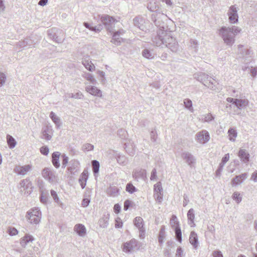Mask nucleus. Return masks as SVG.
<instances>
[{"mask_svg": "<svg viewBox=\"0 0 257 257\" xmlns=\"http://www.w3.org/2000/svg\"><path fill=\"white\" fill-rule=\"evenodd\" d=\"M94 19L96 21L99 20L108 32H119L118 31H113L115 23L117 22V21L113 17L108 15L103 14L95 16Z\"/></svg>", "mask_w": 257, "mask_h": 257, "instance_id": "1", "label": "nucleus"}, {"mask_svg": "<svg viewBox=\"0 0 257 257\" xmlns=\"http://www.w3.org/2000/svg\"><path fill=\"white\" fill-rule=\"evenodd\" d=\"M41 216L42 214L39 208L34 207L27 212L26 217L30 223L37 224L40 221Z\"/></svg>", "mask_w": 257, "mask_h": 257, "instance_id": "2", "label": "nucleus"}, {"mask_svg": "<svg viewBox=\"0 0 257 257\" xmlns=\"http://www.w3.org/2000/svg\"><path fill=\"white\" fill-rule=\"evenodd\" d=\"M237 53L240 55L239 57L244 60V62L248 63L251 61L252 57V51L247 48H245L244 46L242 45L238 46Z\"/></svg>", "mask_w": 257, "mask_h": 257, "instance_id": "3", "label": "nucleus"}, {"mask_svg": "<svg viewBox=\"0 0 257 257\" xmlns=\"http://www.w3.org/2000/svg\"><path fill=\"white\" fill-rule=\"evenodd\" d=\"M42 175L45 179L51 183L58 182V178L56 173L50 168H44L42 172Z\"/></svg>", "mask_w": 257, "mask_h": 257, "instance_id": "4", "label": "nucleus"}, {"mask_svg": "<svg viewBox=\"0 0 257 257\" xmlns=\"http://www.w3.org/2000/svg\"><path fill=\"white\" fill-rule=\"evenodd\" d=\"M139 247L138 241L133 238L123 244L122 250L126 253H130L136 249H138Z\"/></svg>", "mask_w": 257, "mask_h": 257, "instance_id": "5", "label": "nucleus"}, {"mask_svg": "<svg viewBox=\"0 0 257 257\" xmlns=\"http://www.w3.org/2000/svg\"><path fill=\"white\" fill-rule=\"evenodd\" d=\"M181 157L191 168L195 167L196 159L191 153L189 152H184L181 154Z\"/></svg>", "mask_w": 257, "mask_h": 257, "instance_id": "6", "label": "nucleus"}, {"mask_svg": "<svg viewBox=\"0 0 257 257\" xmlns=\"http://www.w3.org/2000/svg\"><path fill=\"white\" fill-rule=\"evenodd\" d=\"M196 141L200 144H205L209 141L210 135L206 130L198 132L195 136Z\"/></svg>", "mask_w": 257, "mask_h": 257, "instance_id": "7", "label": "nucleus"}, {"mask_svg": "<svg viewBox=\"0 0 257 257\" xmlns=\"http://www.w3.org/2000/svg\"><path fill=\"white\" fill-rule=\"evenodd\" d=\"M229 20L231 23H235L238 21V14L237 8L235 6H231L227 13Z\"/></svg>", "mask_w": 257, "mask_h": 257, "instance_id": "8", "label": "nucleus"}, {"mask_svg": "<svg viewBox=\"0 0 257 257\" xmlns=\"http://www.w3.org/2000/svg\"><path fill=\"white\" fill-rule=\"evenodd\" d=\"M86 85L85 87V90L89 94L99 97H102L101 91L95 86L91 85H87V83H85Z\"/></svg>", "mask_w": 257, "mask_h": 257, "instance_id": "9", "label": "nucleus"}, {"mask_svg": "<svg viewBox=\"0 0 257 257\" xmlns=\"http://www.w3.org/2000/svg\"><path fill=\"white\" fill-rule=\"evenodd\" d=\"M32 169V165L17 166L15 169V172L18 175H25Z\"/></svg>", "mask_w": 257, "mask_h": 257, "instance_id": "10", "label": "nucleus"}, {"mask_svg": "<svg viewBox=\"0 0 257 257\" xmlns=\"http://www.w3.org/2000/svg\"><path fill=\"white\" fill-rule=\"evenodd\" d=\"M133 176L137 181L141 180H144L146 178V170L142 169H136L133 172Z\"/></svg>", "mask_w": 257, "mask_h": 257, "instance_id": "11", "label": "nucleus"}, {"mask_svg": "<svg viewBox=\"0 0 257 257\" xmlns=\"http://www.w3.org/2000/svg\"><path fill=\"white\" fill-rule=\"evenodd\" d=\"M134 25L138 27L140 30L142 31H146V26L144 25L145 21L144 19L141 16L136 17L134 20Z\"/></svg>", "mask_w": 257, "mask_h": 257, "instance_id": "12", "label": "nucleus"}, {"mask_svg": "<svg viewBox=\"0 0 257 257\" xmlns=\"http://www.w3.org/2000/svg\"><path fill=\"white\" fill-rule=\"evenodd\" d=\"M221 37L224 43L228 46H232L234 42L235 33H222Z\"/></svg>", "mask_w": 257, "mask_h": 257, "instance_id": "13", "label": "nucleus"}, {"mask_svg": "<svg viewBox=\"0 0 257 257\" xmlns=\"http://www.w3.org/2000/svg\"><path fill=\"white\" fill-rule=\"evenodd\" d=\"M247 173H244L239 175L236 176L231 180L232 186H237L241 184L243 181L247 178Z\"/></svg>", "mask_w": 257, "mask_h": 257, "instance_id": "14", "label": "nucleus"}, {"mask_svg": "<svg viewBox=\"0 0 257 257\" xmlns=\"http://www.w3.org/2000/svg\"><path fill=\"white\" fill-rule=\"evenodd\" d=\"M80 163L77 160H72L70 162L68 170L71 174L77 172L79 168Z\"/></svg>", "mask_w": 257, "mask_h": 257, "instance_id": "15", "label": "nucleus"}, {"mask_svg": "<svg viewBox=\"0 0 257 257\" xmlns=\"http://www.w3.org/2000/svg\"><path fill=\"white\" fill-rule=\"evenodd\" d=\"M159 35L158 33H157V35L153 39V43L156 46L160 47L162 45H164V44L170 43L165 40L163 35L161 34V33Z\"/></svg>", "mask_w": 257, "mask_h": 257, "instance_id": "16", "label": "nucleus"}, {"mask_svg": "<svg viewBox=\"0 0 257 257\" xmlns=\"http://www.w3.org/2000/svg\"><path fill=\"white\" fill-rule=\"evenodd\" d=\"M82 63L85 68L89 71L92 72L95 70V66L91 61H89V56L83 58Z\"/></svg>", "mask_w": 257, "mask_h": 257, "instance_id": "17", "label": "nucleus"}, {"mask_svg": "<svg viewBox=\"0 0 257 257\" xmlns=\"http://www.w3.org/2000/svg\"><path fill=\"white\" fill-rule=\"evenodd\" d=\"M88 178V173L86 170H84L81 174L79 178V183L82 189H84L86 184V182Z\"/></svg>", "mask_w": 257, "mask_h": 257, "instance_id": "18", "label": "nucleus"}, {"mask_svg": "<svg viewBox=\"0 0 257 257\" xmlns=\"http://www.w3.org/2000/svg\"><path fill=\"white\" fill-rule=\"evenodd\" d=\"M249 103V101L247 99H238L236 100L235 106L239 110L245 108Z\"/></svg>", "mask_w": 257, "mask_h": 257, "instance_id": "19", "label": "nucleus"}, {"mask_svg": "<svg viewBox=\"0 0 257 257\" xmlns=\"http://www.w3.org/2000/svg\"><path fill=\"white\" fill-rule=\"evenodd\" d=\"M48 35L50 39L58 43L62 42L64 39L62 33H48Z\"/></svg>", "mask_w": 257, "mask_h": 257, "instance_id": "20", "label": "nucleus"}, {"mask_svg": "<svg viewBox=\"0 0 257 257\" xmlns=\"http://www.w3.org/2000/svg\"><path fill=\"white\" fill-rule=\"evenodd\" d=\"M74 231L80 236L83 237L86 234V228L82 224H77L75 225L74 227Z\"/></svg>", "mask_w": 257, "mask_h": 257, "instance_id": "21", "label": "nucleus"}, {"mask_svg": "<svg viewBox=\"0 0 257 257\" xmlns=\"http://www.w3.org/2000/svg\"><path fill=\"white\" fill-rule=\"evenodd\" d=\"M52 132L53 131L51 127L47 126L43 130L42 139H44L47 141L50 140L52 138Z\"/></svg>", "mask_w": 257, "mask_h": 257, "instance_id": "22", "label": "nucleus"}, {"mask_svg": "<svg viewBox=\"0 0 257 257\" xmlns=\"http://www.w3.org/2000/svg\"><path fill=\"white\" fill-rule=\"evenodd\" d=\"M194 78L202 84L206 83L209 80V76L204 73L200 72L194 74Z\"/></svg>", "mask_w": 257, "mask_h": 257, "instance_id": "23", "label": "nucleus"}, {"mask_svg": "<svg viewBox=\"0 0 257 257\" xmlns=\"http://www.w3.org/2000/svg\"><path fill=\"white\" fill-rule=\"evenodd\" d=\"M187 218L188 224L191 227H194L195 226V224L194 222V218H195V214L194 210L193 208H191L187 212Z\"/></svg>", "mask_w": 257, "mask_h": 257, "instance_id": "24", "label": "nucleus"}, {"mask_svg": "<svg viewBox=\"0 0 257 257\" xmlns=\"http://www.w3.org/2000/svg\"><path fill=\"white\" fill-rule=\"evenodd\" d=\"M238 157L240 158L241 161L244 163H246L249 161V154L246 150L240 149L238 152Z\"/></svg>", "mask_w": 257, "mask_h": 257, "instance_id": "25", "label": "nucleus"}, {"mask_svg": "<svg viewBox=\"0 0 257 257\" xmlns=\"http://www.w3.org/2000/svg\"><path fill=\"white\" fill-rule=\"evenodd\" d=\"M60 156V153L59 152H55L52 154V162L54 167L56 168H58L60 167L59 163V157Z\"/></svg>", "mask_w": 257, "mask_h": 257, "instance_id": "26", "label": "nucleus"}, {"mask_svg": "<svg viewBox=\"0 0 257 257\" xmlns=\"http://www.w3.org/2000/svg\"><path fill=\"white\" fill-rule=\"evenodd\" d=\"M189 241L190 243L195 248H196L198 246V237L197 235L195 232L192 231L191 232Z\"/></svg>", "mask_w": 257, "mask_h": 257, "instance_id": "27", "label": "nucleus"}, {"mask_svg": "<svg viewBox=\"0 0 257 257\" xmlns=\"http://www.w3.org/2000/svg\"><path fill=\"white\" fill-rule=\"evenodd\" d=\"M83 25L85 27L88 29L89 30L94 32L100 31L102 28V26L101 25L93 26L91 24L88 23L87 22H84Z\"/></svg>", "mask_w": 257, "mask_h": 257, "instance_id": "28", "label": "nucleus"}, {"mask_svg": "<svg viewBox=\"0 0 257 257\" xmlns=\"http://www.w3.org/2000/svg\"><path fill=\"white\" fill-rule=\"evenodd\" d=\"M241 29L236 26H231V27H223L221 28L220 32H240Z\"/></svg>", "mask_w": 257, "mask_h": 257, "instance_id": "29", "label": "nucleus"}, {"mask_svg": "<svg viewBox=\"0 0 257 257\" xmlns=\"http://www.w3.org/2000/svg\"><path fill=\"white\" fill-rule=\"evenodd\" d=\"M34 238L32 236L27 234L22 238L20 243L23 247H25L29 242H32Z\"/></svg>", "mask_w": 257, "mask_h": 257, "instance_id": "30", "label": "nucleus"}, {"mask_svg": "<svg viewBox=\"0 0 257 257\" xmlns=\"http://www.w3.org/2000/svg\"><path fill=\"white\" fill-rule=\"evenodd\" d=\"M228 134L229 140L231 142H235L237 135L236 130L234 128H230L228 131Z\"/></svg>", "mask_w": 257, "mask_h": 257, "instance_id": "31", "label": "nucleus"}, {"mask_svg": "<svg viewBox=\"0 0 257 257\" xmlns=\"http://www.w3.org/2000/svg\"><path fill=\"white\" fill-rule=\"evenodd\" d=\"M109 215L107 214L99 220V226L102 228H106L108 224Z\"/></svg>", "mask_w": 257, "mask_h": 257, "instance_id": "32", "label": "nucleus"}, {"mask_svg": "<svg viewBox=\"0 0 257 257\" xmlns=\"http://www.w3.org/2000/svg\"><path fill=\"white\" fill-rule=\"evenodd\" d=\"M134 224L138 229L144 227V221L142 217L140 216L136 217L134 220Z\"/></svg>", "mask_w": 257, "mask_h": 257, "instance_id": "33", "label": "nucleus"}, {"mask_svg": "<svg viewBox=\"0 0 257 257\" xmlns=\"http://www.w3.org/2000/svg\"><path fill=\"white\" fill-rule=\"evenodd\" d=\"M113 35L111 40V42L114 44L116 45H118L120 44L121 41L122 40L120 36V33H113Z\"/></svg>", "mask_w": 257, "mask_h": 257, "instance_id": "34", "label": "nucleus"}, {"mask_svg": "<svg viewBox=\"0 0 257 257\" xmlns=\"http://www.w3.org/2000/svg\"><path fill=\"white\" fill-rule=\"evenodd\" d=\"M7 141L8 145L9 146V147L10 149H13L14 147H15L17 142L15 140V139L11 135H7Z\"/></svg>", "mask_w": 257, "mask_h": 257, "instance_id": "35", "label": "nucleus"}, {"mask_svg": "<svg viewBox=\"0 0 257 257\" xmlns=\"http://www.w3.org/2000/svg\"><path fill=\"white\" fill-rule=\"evenodd\" d=\"M30 184V181L29 179H26L22 180L19 184V187L21 189V191L25 190L28 189Z\"/></svg>", "mask_w": 257, "mask_h": 257, "instance_id": "36", "label": "nucleus"}, {"mask_svg": "<svg viewBox=\"0 0 257 257\" xmlns=\"http://www.w3.org/2000/svg\"><path fill=\"white\" fill-rule=\"evenodd\" d=\"M142 55L144 57L149 59H152L154 57V54L148 49H145L143 50Z\"/></svg>", "mask_w": 257, "mask_h": 257, "instance_id": "37", "label": "nucleus"}, {"mask_svg": "<svg viewBox=\"0 0 257 257\" xmlns=\"http://www.w3.org/2000/svg\"><path fill=\"white\" fill-rule=\"evenodd\" d=\"M83 77L92 84H95L96 83V79L94 78L93 75L91 73H85L83 75Z\"/></svg>", "mask_w": 257, "mask_h": 257, "instance_id": "38", "label": "nucleus"}, {"mask_svg": "<svg viewBox=\"0 0 257 257\" xmlns=\"http://www.w3.org/2000/svg\"><path fill=\"white\" fill-rule=\"evenodd\" d=\"M170 224L171 226L174 229L177 228L178 227H180L179 222L178 221L176 215H172L170 220Z\"/></svg>", "mask_w": 257, "mask_h": 257, "instance_id": "39", "label": "nucleus"}, {"mask_svg": "<svg viewBox=\"0 0 257 257\" xmlns=\"http://www.w3.org/2000/svg\"><path fill=\"white\" fill-rule=\"evenodd\" d=\"M118 192L119 189L115 186H111L107 189V193L112 196H117Z\"/></svg>", "mask_w": 257, "mask_h": 257, "instance_id": "40", "label": "nucleus"}, {"mask_svg": "<svg viewBox=\"0 0 257 257\" xmlns=\"http://www.w3.org/2000/svg\"><path fill=\"white\" fill-rule=\"evenodd\" d=\"M161 34L163 35V37L165 38V40L170 42L169 43L164 44V45L166 47H170L171 43L174 41L173 38L170 36L168 33H161Z\"/></svg>", "mask_w": 257, "mask_h": 257, "instance_id": "41", "label": "nucleus"}, {"mask_svg": "<svg viewBox=\"0 0 257 257\" xmlns=\"http://www.w3.org/2000/svg\"><path fill=\"white\" fill-rule=\"evenodd\" d=\"M117 162L118 164L122 165H125L127 164V159L123 155H118L117 156Z\"/></svg>", "mask_w": 257, "mask_h": 257, "instance_id": "42", "label": "nucleus"}, {"mask_svg": "<svg viewBox=\"0 0 257 257\" xmlns=\"http://www.w3.org/2000/svg\"><path fill=\"white\" fill-rule=\"evenodd\" d=\"M92 170L94 174L98 173L99 170V163L96 160L92 161Z\"/></svg>", "mask_w": 257, "mask_h": 257, "instance_id": "43", "label": "nucleus"}, {"mask_svg": "<svg viewBox=\"0 0 257 257\" xmlns=\"http://www.w3.org/2000/svg\"><path fill=\"white\" fill-rule=\"evenodd\" d=\"M50 117L57 126H59L60 125L59 117H58L54 112L51 111L50 112Z\"/></svg>", "mask_w": 257, "mask_h": 257, "instance_id": "44", "label": "nucleus"}, {"mask_svg": "<svg viewBox=\"0 0 257 257\" xmlns=\"http://www.w3.org/2000/svg\"><path fill=\"white\" fill-rule=\"evenodd\" d=\"M232 198L237 203H240L242 200V195L238 192H234Z\"/></svg>", "mask_w": 257, "mask_h": 257, "instance_id": "45", "label": "nucleus"}, {"mask_svg": "<svg viewBox=\"0 0 257 257\" xmlns=\"http://www.w3.org/2000/svg\"><path fill=\"white\" fill-rule=\"evenodd\" d=\"M184 104L185 107L189 110L193 111L192 102V101L188 98L184 100Z\"/></svg>", "mask_w": 257, "mask_h": 257, "instance_id": "46", "label": "nucleus"}, {"mask_svg": "<svg viewBox=\"0 0 257 257\" xmlns=\"http://www.w3.org/2000/svg\"><path fill=\"white\" fill-rule=\"evenodd\" d=\"M176 239L180 242L182 241V232L180 227L174 229Z\"/></svg>", "mask_w": 257, "mask_h": 257, "instance_id": "47", "label": "nucleus"}, {"mask_svg": "<svg viewBox=\"0 0 257 257\" xmlns=\"http://www.w3.org/2000/svg\"><path fill=\"white\" fill-rule=\"evenodd\" d=\"M67 97L69 98H74L75 99H82L83 97V95L81 92H78L75 94L68 93L67 94Z\"/></svg>", "mask_w": 257, "mask_h": 257, "instance_id": "48", "label": "nucleus"}, {"mask_svg": "<svg viewBox=\"0 0 257 257\" xmlns=\"http://www.w3.org/2000/svg\"><path fill=\"white\" fill-rule=\"evenodd\" d=\"M126 191L130 193H133L137 191V188L131 183H128L126 186Z\"/></svg>", "mask_w": 257, "mask_h": 257, "instance_id": "49", "label": "nucleus"}, {"mask_svg": "<svg viewBox=\"0 0 257 257\" xmlns=\"http://www.w3.org/2000/svg\"><path fill=\"white\" fill-rule=\"evenodd\" d=\"M117 135L121 139H124L126 138L127 136V133L125 130L120 129L117 131Z\"/></svg>", "mask_w": 257, "mask_h": 257, "instance_id": "50", "label": "nucleus"}, {"mask_svg": "<svg viewBox=\"0 0 257 257\" xmlns=\"http://www.w3.org/2000/svg\"><path fill=\"white\" fill-rule=\"evenodd\" d=\"M154 193H162L163 188L161 182H158L154 186Z\"/></svg>", "mask_w": 257, "mask_h": 257, "instance_id": "51", "label": "nucleus"}, {"mask_svg": "<svg viewBox=\"0 0 257 257\" xmlns=\"http://www.w3.org/2000/svg\"><path fill=\"white\" fill-rule=\"evenodd\" d=\"M165 229L164 227H162L160 231L159 239H158L159 242L160 243H163V242L164 241V239L165 238Z\"/></svg>", "mask_w": 257, "mask_h": 257, "instance_id": "52", "label": "nucleus"}, {"mask_svg": "<svg viewBox=\"0 0 257 257\" xmlns=\"http://www.w3.org/2000/svg\"><path fill=\"white\" fill-rule=\"evenodd\" d=\"M93 148H94L93 145H92L90 144H89V143H87V144H84L82 146V150L83 151H90L93 150Z\"/></svg>", "mask_w": 257, "mask_h": 257, "instance_id": "53", "label": "nucleus"}, {"mask_svg": "<svg viewBox=\"0 0 257 257\" xmlns=\"http://www.w3.org/2000/svg\"><path fill=\"white\" fill-rule=\"evenodd\" d=\"M154 196L156 201L160 203L162 202L163 200L162 193H154Z\"/></svg>", "mask_w": 257, "mask_h": 257, "instance_id": "54", "label": "nucleus"}, {"mask_svg": "<svg viewBox=\"0 0 257 257\" xmlns=\"http://www.w3.org/2000/svg\"><path fill=\"white\" fill-rule=\"evenodd\" d=\"M51 195L52 197H53V199H54V200L55 201V202H56L58 204H60V201L59 200V197H58V195H57V194L56 192H55L54 190H51Z\"/></svg>", "mask_w": 257, "mask_h": 257, "instance_id": "55", "label": "nucleus"}, {"mask_svg": "<svg viewBox=\"0 0 257 257\" xmlns=\"http://www.w3.org/2000/svg\"><path fill=\"white\" fill-rule=\"evenodd\" d=\"M150 137L151 141L153 142H156L157 139V132L154 129V130H152L150 133Z\"/></svg>", "mask_w": 257, "mask_h": 257, "instance_id": "56", "label": "nucleus"}, {"mask_svg": "<svg viewBox=\"0 0 257 257\" xmlns=\"http://www.w3.org/2000/svg\"><path fill=\"white\" fill-rule=\"evenodd\" d=\"M204 85L207 87L208 88H210L212 90H215V88H214V85L212 81H211L210 79H209L206 83H204Z\"/></svg>", "mask_w": 257, "mask_h": 257, "instance_id": "57", "label": "nucleus"}, {"mask_svg": "<svg viewBox=\"0 0 257 257\" xmlns=\"http://www.w3.org/2000/svg\"><path fill=\"white\" fill-rule=\"evenodd\" d=\"M133 202L130 200H126L124 202L123 209L125 211L128 210L129 207L132 205Z\"/></svg>", "mask_w": 257, "mask_h": 257, "instance_id": "58", "label": "nucleus"}, {"mask_svg": "<svg viewBox=\"0 0 257 257\" xmlns=\"http://www.w3.org/2000/svg\"><path fill=\"white\" fill-rule=\"evenodd\" d=\"M214 117L211 113H208L204 116L203 120L206 122H209L214 119Z\"/></svg>", "mask_w": 257, "mask_h": 257, "instance_id": "59", "label": "nucleus"}, {"mask_svg": "<svg viewBox=\"0 0 257 257\" xmlns=\"http://www.w3.org/2000/svg\"><path fill=\"white\" fill-rule=\"evenodd\" d=\"M6 79V75L3 73L0 72V87L2 86L5 84Z\"/></svg>", "mask_w": 257, "mask_h": 257, "instance_id": "60", "label": "nucleus"}, {"mask_svg": "<svg viewBox=\"0 0 257 257\" xmlns=\"http://www.w3.org/2000/svg\"><path fill=\"white\" fill-rule=\"evenodd\" d=\"M62 157L63 158L62 160V167L65 168L68 162V157L66 156L65 154H63L62 155Z\"/></svg>", "mask_w": 257, "mask_h": 257, "instance_id": "61", "label": "nucleus"}, {"mask_svg": "<svg viewBox=\"0 0 257 257\" xmlns=\"http://www.w3.org/2000/svg\"><path fill=\"white\" fill-rule=\"evenodd\" d=\"M183 255V250L181 247H178L176 250V256L182 257Z\"/></svg>", "mask_w": 257, "mask_h": 257, "instance_id": "62", "label": "nucleus"}, {"mask_svg": "<svg viewBox=\"0 0 257 257\" xmlns=\"http://www.w3.org/2000/svg\"><path fill=\"white\" fill-rule=\"evenodd\" d=\"M49 151V150L47 147H42L40 148V152L44 155H47Z\"/></svg>", "mask_w": 257, "mask_h": 257, "instance_id": "63", "label": "nucleus"}, {"mask_svg": "<svg viewBox=\"0 0 257 257\" xmlns=\"http://www.w3.org/2000/svg\"><path fill=\"white\" fill-rule=\"evenodd\" d=\"M249 69L251 76H252L253 77H256L257 75V67H251V68H250Z\"/></svg>", "mask_w": 257, "mask_h": 257, "instance_id": "64", "label": "nucleus"}]
</instances>
